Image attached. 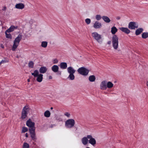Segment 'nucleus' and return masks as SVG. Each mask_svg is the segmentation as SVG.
Instances as JSON below:
<instances>
[{
    "label": "nucleus",
    "mask_w": 148,
    "mask_h": 148,
    "mask_svg": "<svg viewBox=\"0 0 148 148\" xmlns=\"http://www.w3.org/2000/svg\"><path fill=\"white\" fill-rule=\"evenodd\" d=\"M114 86L113 84L111 82H108L107 83V88H112Z\"/></svg>",
    "instance_id": "obj_24"
},
{
    "label": "nucleus",
    "mask_w": 148,
    "mask_h": 148,
    "mask_svg": "<svg viewBox=\"0 0 148 148\" xmlns=\"http://www.w3.org/2000/svg\"><path fill=\"white\" fill-rule=\"evenodd\" d=\"M107 82L104 80L102 81L100 84V89L102 90H106L107 89Z\"/></svg>",
    "instance_id": "obj_11"
},
{
    "label": "nucleus",
    "mask_w": 148,
    "mask_h": 148,
    "mask_svg": "<svg viewBox=\"0 0 148 148\" xmlns=\"http://www.w3.org/2000/svg\"><path fill=\"white\" fill-rule=\"evenodd\" d=\"M142 37L143 39H146L148 38V32H145L142 33Z\"/></svg>",
    "instance_id": "obj_26"
},
{
    "label": "nucleus",
    "mask_w": 148,
    "mask_h": 148,
    "mask_svg": "<svg viewBox=\"0 0 148 148\" xmlns=\"http://www.w3.org/2000/svg\"><path fill=\"white\" fill-rule=\"evenodd\" d=\"M34 63L32 61H30L28 63V66L29 68H33L34 67Z\"/></svg>",
    "instance_id": "obj_32"
},
{
    "label": "nucleus",
    "mask_w": 148,
    "mask_h": 148,
    "mask_svg": "<svg viewBox=\"0 0 148 148\" xmlns=\"http://www.w3.org/2000/svg\"><path fill=\"white\" fill-rule=\"evenodd\" d=\"M26 125L29 127H33L34 126L35 123L34 122H32L30 119H29L27 121Z\"/></svg>",
    "instance_id": "obj_14"
},
{
    "label": "nucleus",
    "mask_w": 148,
    "mask_h": 148,
    "mask_svg": "<svg viewBox=\"0 0 148 148\" xmlns=\"http://www.w3.org/2000/svg\"><path fill=\"white\" fill-rule=\"evenodd\" d=\"M32 75L34 77H37L36 80L38 82H40L42 81L43 75L42 74H39L38 70H35L33 73H32Z\"/></svg>",
    "instance_id": "obj_4"
},
{
    "label": "nucleus",
    "mask_w": 148,
    "mask_h": 148,
    "mask_svg": "<svg viewBox=\"0 0 148 148\" xmlns=\"http://www.w3.org/2000/svg\"><path fill=\"white\" fill-rule=\"evenodd\" d=\"M6 37L9 39H11L12 38V36L10 34H8L7 33H5Z\"/></svg>",
    "instance_id": "obj_34"
},
{
    "label": "nucleus",
    "mask_w": 148,
    "mask_h": 148,
    "mask_svg": "<svg viewBox=\"0 0 148 148\" xmlns=\"http://www.w3.org/2000/svg\"><path fill=\"white\" fill-rule=\"evenodd\" d=\"M143 31L142 28H140L137 29L135 31V34L137 36L140 34Z\"/></svg>",
    "instance_id": "obj_21"
},
{
    "label": "nucleus",
    "mask_w": 148,
    "mask_h": 148,
    "mask_svg": "<svg viewBox=\"0 0 148 148\" xmlns=\"http://www.w3.org/2000/svg\"><path fill=\"white\" fill-rule=\"evenodd\" d=\"M51 113L50 111L49 110H46L45 112L44 113V116L47 118L49 117L50 116Z\"/></svg>",
    "instance_id": "obj_25"
},
{
    "label": "nucleus",
    "mask_w": 148,
    "mask_h": 148,
    "mask_svg": "<svg viewBox=\"0 0 148 148\" xmlns=\"http://www.w3.org/2000/svg\"><path fill=\"white\" fill-rule=\"evenodd\" d=\"M119 29L120 30L125 33L128 34L130 32V31L127 28L121 27L119 28Z\"/></svg>",
    "instance_id": "obj_15"
},
{
    "label": "nucleus",
    "mask_w": 148,
    "mask_h": 148,
    "mask_svg": "<svg viewBox=\"0 0 148 148\" xmlns=\"http://www.w3.org/2000/svg\"><path fill=\"white\" fill-rule=\"evenodd\" d=\"M95 18L97 21H99L102 18V17L100 15L97 14L96 15Z\"/></svg>",
    "instance_id": "obj_33"
},
{
    "label": "nucleus",
    "mask_w": 148,
    "mask_h": 148,
    "mask_svg": "<svg viewBox=\"0 0 148 148\" xmlns=\"http://www.w3.org/2000/svg\"><path fill=\"white\" fill-rule=\"evenodd\" d=\"M49 79H51L52 78V77L51 76H49Z\"/></svg>",
    "instance_id": "obj_43"
},
{
    "label": "nucleus",
    "mask_w": 148,
    "mask_h": 148,
    "mask_svg": "<svg viewBox=\"0 0 148 148\" xmlns=\"http://www.w3.org/2000/svg\"><path fill=\"white\" fill-rule=\"evenodd\" d=\"M15 8L19 9H22L24 8V5L21 3L16 4L15 6Z\"/></svg>",
    "instance_id": "obj_16"
},
{
    "label": "nucleus",
    "mask_w": 148,
    "mask_h": 148,
    "mask_svg": "<svg viewBox=\"0 0 148 148\" xmlns=\"http://www.w3.org/2000/svg\"><path fill=\"white\" fill-rule=\"evenodd\" d=\"M58 62V60L56 58L53 59L52 60V62L54 64H57Z\"/></svg>",
    "instance_id": "obj_37"
},
{
    "label": "nucleus",
    "mask_w": 148,
    "mask_h": 148,
    "mask_svg": "<svg viewBox=\"0 0 148 148\" xmlns=\"http://www.w3.org/2000/svg\"><path fill=\"white\" fill-rule=\"evenodd\" d=\"M6 7H4V8L2 9V10L3 11L5 10H6Z\"/></svg>",
    "instance_id": "obj_42"
},
{
    "label": "nucleus",
    "mask_w": 148,
    "mask_h": 148,
    "mask_svg": "<svg viewBox=\"0 0 148 148\" xmlns=\"http://www.w3.org/2000/svg\"><path fill=\"white\" fill-rule=\"evenodd\" d=\"M31 137L33 140H36L35 133H30Z\"/></svg>",
    "instance_id": "obj_28"
},
{
    "label": "nucleus",
    "mask_w": 148,
    "mask_h": 148,
    "mask_svg": "<svg viewBox=\"0 0 148 148\" xmlns=\"http://www.w3.org/2000/svg\"><path fill=\"white\" fill-rule=\"evenodd\" d=\"M6 62V61L5 60H2L1 62H0V63H5Z\"/></svg>",
    "instance_id": "obj_40"
},
{
    "label": "nucleus",
    "mask_w": 148,
    "mask_h": 148,
    "mask_svg": "<svg viewBox=\"0 0 148 148\" xmlns=\"http://www.w3.org/2000/svg\"><path fill=\"white\" fill-rule=\"evenodd\" d=\"M1 65V63H0V66Z\"/></svg>",
    "instance_id": "obj_52"
},
{
    "label": "nucleus",
    "mask_w": 148,
    "mask_h": 148,
    "mask_svg": "<svg viewBox=\"0 0 148 148\" xmlns=\"http://www.w3.org/2000/svg\"><path fill=\"white\" fill-rule=\"evenodd\" d=\"M117 31V29L114 26L111 28V32L112 34L115 35Z\"/></svg>",
    "instance_id": "obj_22"
},
{
    "label": "nucleus",
    "mask_w": 148,
    "mask_h": 148,
    "mask_svg": "<svg viewBox=\"0 0 148 148\" xmlns=\"http://www.w3.org/2000/svg\"><path fill=\"white\" fill-rule=\"evenodd\" d=\"M12 32V31L9 28L7 29L5 32V33H10Z\"/></svg>",
    "instance_id": "obj_39"
},
{
    "label": "nucleus",
    "mask_w": 148,
    "mask_h": 148,
    "mask_svg": "<svg viewBox=\"0 0 148 148\" xmlns=\"http://www.w3.org/2000/svg\"><path fill=\"white\" fill-rule=\"evenodd\" d=\"M88 138L89 139V143L93 146H94L96 144V141L95 139L93 138L91 135H88Z\"/></svg>",
    "instance_id": "obj_10"
},
{
    "label": "nucleus",
    "mask_w": 148,
    "mask_h": 148,
    "mask_svg": "<svg viewBox=\"0 0 148 148\" xmlns=\"http://www.w3.org/2000/svg\"><path fill=\"white\" fill-rule=\"evenodd\" d=\"M30 133H35V127H29V129Z\"/></svg>",
    "instance_id": "obj_29"
},
{
    "label": "nucleus",
    "mask_w": 148,
    "mask_h": 148,
    "mask_svg": "<svg viewBox=\"0 0 148 148\" xmlns=\"http://www.w3.org/2000/svg\"><path fill=\"white\" fill-rule=\"evenodd\" d=\"M75 123V121L74 119H69L65 121V126L67 128L71 129L74 126Z\"/></svg>",
    "instance_id": "obj_6"
},
{
    "label": "nucleus",
    "mask_w": 148,
    "mask_h": 148,
    "mask_svg": "<svg viewBox=\"0 0 148 148\" xmlns=\"http://www.w3.org/2000/svg\"><path fill=\"white\" fill-rule=\"evenodd\" d=\"M53 109V108L51 107V109L52 110Z\"/></svg>",
    "instance_id": "obj_49"
},
{
    "label": "nucleus",
    "mask_w": 148,
    "mask_h": 148,
    "mask_svg": "<svg viewBox=\"0 0 148 148\" xmlns=\"http://www.w3.org/2000/svg\"><path fill=\"white\" fill-rule=\"evenodd\" d=\"M22 35L20 34L15 38L13 44L12 48V50L13 51H15L19 45L20 42L22 39Z\"/></svg>",
    "instance_id": "obj_1"
},
{
    "label": "nucleus",
    "mask_w": 148,
    "mask_h": 148,
    "mask_svg": "<svg viewBox=\"0 0 148 148\" xmlns=\"http://www.w3.org/2000/svg\"><path fill=\"white\" fill-rule=\"evenodd\" d=\"M64 115L68 118H69L70 116V114L68 112H66L64 113Z\"/></svg>",
    "instance_id": "obj_38"
},
{
    "label": "nucleus",
    "mask_w": 148,
    "mask_h": 148,
    "mask_svg": "<svg viewBox=\"0 0 148 148\" xmlns=\"http://www.w3.org/2000/svg\"><path fill=\"white\" fill-rule=\"evenodd\" d=\"M1 47H2V48H3L4 47L2 45Z\"/></svg>",
    "instance_id": "obj_48"
},
{
    "label": "nucleus",
    "mask_w": 148,
    "mask_h": 148,
    "mask_svg": "<svg viewBox=\"0 0 148 148\" xmlns=\"http://www.w3.org/2000/svg\"><path fill=\"white\" fill-rule=\"evenodd\" d=\"M88 79L90 82H93L95 81L96 78L94 75H91L89 77Z\"/></svg>",
    "instance_id": "obj_23"
},
{
    "label": "nucleus",
    "mask_w": 148,
    "mask_h": 148,
    "mask_svg": "<svg viewBox=\"0 0 148 148\" xmlns=\"http://www.w3.org/2000/svg\"><path fill=\"white\" fill-rule=\"evenodd\" d=\"M55 126V125H51L50 126V127H51V128H52V127H54Z\"/></svg>",
    "instance_id": "obj_41"
},
{
    "label": "nucleus",
    "mask_w": 148,
    "mask_h": 148,
    "mask_svg": "<svg viewBox=\"0 0 148 148\" xmlns=\"http://www.w3.org/2000/svg\"><path fill=\"white\" fill-rule=\"evenodd\" d=\"M92 36L98 42L101 43L102 42L103 39L102 38L101 36L96 32L92 33Z\"/></svg>",
    "instance_id": "obj_5"
},
{
    "label": "nucleus",
    "mask_w": 148,
    "mask_h": 148,
    "mask_svg": "<svg viewBox=\"0 0 148 148\" xmlns=\"http://www.w3.org/2000/svg\"><path fill=\"white\" fill-rule=\"evenodd\" d=\"M29 108L28 106H26L24 107L23 109L22 112V119H24L26 117L27 114V112L29 111Z\"/></svg>",
    "instance_id": "obj_8"
},
{
    "label": "nucleus",
    "mask_w": 148,
    "mask_h": 148,
    "mask_svg": "<svg viewBox=\"0 0 148 148\" xmlns=\"http://www.w3.org/2000/svg\"><path fill=\"white\" fill-rule=\"evenodd\" d=\"M47 70V68L45 66H42L40 68L39 71L41 73H45Z\"/></svg>",
    "instance_id": "obj_17"
},
{
    "label": "nucleus",
    "mask_w": 148,
    "mask_h": 148,
    "mask_svg": "<svg viewBox=\"0 0 148 148\" xmlns=\"http://www.w3.org/2000/svg\"><path fill=\"white\" fill-rule=\"evenodd\" d=\"M47 41H42L41 42V46L43 48H45L47 46Z\"/></svg>",
    "instance_id": "obj_27"
},
{
    "label": "nucleus",
    "mask_w": 148,
    "mask_h": 148,
    "mask_svg": "<svg viewBox=\"0 0 148 148\" xmlns=\"http://www.w3.org/2000/svg\"><path fill=\"white\" fill-rule=\"evenodd\" d=\"M120 18L119 17H117V19H120Z\"/></svg>",
    "instance_id": "obj_47"
},
{
    "label": "nucleus",
    "mask_w": 148,
    "mask_h": 148,
    "mask_svg": "<svg viewBox=\"0 0 148 148\" xmlns=\"http://www.w3.org/2000/svg\"><path fill=\"white\" fill-rule=\"evenodd\" d=\"M102 18L104 21L106 23H109L110 21V20L107 16H103Z\"/></svg>",
    "instance_id": "obj_19"
},
{
    "label": "nucleus",
    "mask_w": 148,
    "mask_h": 148,
    "mask_svg": "<svg viewBox=\"0 0 148 148\" xmlns=\"http://www.w3.org/2000/svg\"><path fill=\"white\" fill-rule=\"evenodd\" d=\"M29 79H28V82H29Z\"/></svg>",
    "instance_id": "obj_51"
},
{
    "label": "nucleus",
    "mask_w": 148,
    "mask_h": 148,
    "mask_svg": "<svg viewBox=\"0 0 148 148\" xmlns=\"http://www.w3.org/2000/svg\"><path fill=\"white\" fill-rule=\"evenodd\" d=\"M146 85H147V87L148 88V81H147V83H146Z\"/></svg>",
    "instance_id": "obj_46"
},
{
    "label": "nucleus",
    "mask_w": 148,
    "mask_h": 148,
    "mask_svg": "<svg viewBox=\"0 0 148 148\" xmlns=\"http://www.w3.org/2000/svg\"><path fill=\"white\" fill-rule=\"evenodd\" d=\"M77 71L79 74L85 76H87L89 71L88 69L83 67L79 68Z\"/></svg>",
    "instance_id": "obj_7"
},
{
    "label": "nucleus",
    "mask_w": 148,
    "mask_h": 148,
    "mask_svg": "<svg viewBox=\"0 0 148 148\" xmlns=\"http://www.w3.org/2000/svg\"><path fill=\"white\" fill-rule=\"evenodd\" d=\"M86 148H90L89 147H86Z\"/></svg>",
    "instance_id": "obj_50"
},
{
    "label": "nucleus",
    "mask_w": 148,
    "mask_h": 148,
    "mask_svg": "<svg viewBox=\"0 0 148 148\" xmlns=\"http://www.w3.org/2000/svg\"><path fill=\"white\" fill-rule=\"evenodd\" d=\"M67 66V64L65 62H61L60 64V67L61 69H66Z\"/></svg>",
    "instance_id": "obj_18"
},
{
    "label": "nucleus",
    "mask_w": 148,
    "mask_h": 148,
    "mask_svg": "<svg viewBox=\"0 0 148 148\" xmlns=\"http://www.w3.org/2000/svg\"><path fill=\"white\" fill-rule=\"evenodd\" d=\"M119 38L117 35H113L112 38V46L114 49H117L119 47Z\"/></svg>",
    "instance_id": "obj_3"
},
{
    "label": "nucleus",
    "mask_w": 148,
    "mask_h": 148,
    "mask_svg": "<svg viewBox=\"0 0 148 148\" xmlns=\"http://www.w3.org/2000/svg\"><path fill=\"white\" fill-rule=\"evenodd\" d=\"M111 42L110 41H109L108 42V44H111Z\"/></svg>",
    "instance_id": "obj_45"
},
{
    "label": "nucleus",
    "mask_w": 148,
    "mask_h": 148,
    "mask_svg": "<svg viewBox=\"0 0 148 148\" xmlns=\"http://www.w3.org/2000/svg\"><path fill=\"white\" fill-rule=\"evenodd\" d=\"M88 135L86 137H84L82 138L81 141L82 143L84 145H86L88 142Z\"/></svg>",
    "instance_id": "obj_13"
},
{
    "label": "nucleus",
    "mask_w": 148,
    "mask_h": 148,
    "mask_svg": "<svg viewBox=\"0 0 148 148\" xmlns=\"http://www.w3.org/2000/svg\"><path fill=\"white\" fill-rule=\"evenodd\" d=\"M51 70L54 72H57L58 71L59 67L57 65H54L51 67Z\"/></svg>",
    "instance_id": "obj_20"
},
{
    "label": "nucleus",
    "mask_w": 148,
    "mask_h": 148,
    "mask_svg": "<svg viewBox=\"0 0 148 148\" xmlns=\"http://www.w3.org/2000/svg\"><path fill=\"white\" fill-rule=\"evenodd\" d=\"M138 27V25L137 23L134 22H130L128 24V28L132 29H135Z\"/></svg>",
    "instance_id": "obj_9"
},
{
    "label": "nucleus",
    "mask_w": 148,
    "mask_h": 148,
    "mask_svg": "<svg viewBox=\"0 0 148 148\" xmlns=\"http://www.w3.org/2000/svg\"><path fill=\"white\" fill-rule=\"evenodd\" d=\"M28 131L27 128L25 127H23L22 129V132L25 133Z\"/></svg>",
    "instance_id": "obj_36"
},
{
    "label": "nucleus",
    "mask_w": 148,
    "mask_h": 148,
    "mask_svg": "<svg viewBox=\"0 0 148 148\" xmlns=\"http://www.w3.org/2000/svg\"><path fill=\"white\" fill-rule=\"evenodd\" d=\"M25 136H26V137L27 138L28 137V134L27 133H26L25 134Z\"/></svg>",
    "instance_id": "obj_44"
},
{
    "label": "nucleus",
    "mask_w": 148,
    "mask_h": 148,
    "mask_svg": "<svg viewBox=\"0 0 148 148\" xmlns=\"http://www.w3.org/2000/svg\"><path fill=\"white\" fill-rule=\"evenodd\" d=\"M29 145L27 143L25 142L23 143L22 148H29Z\"/></svg>",
    "instance_id": "obj_30"
},
{
    "label": "nucleus",
    "mask_w": 148,
    "mask_h": 148,
    "mask_svg": "<svg viewBox=\"0 0 148 148\" xmlns=\"http://www.w3.org/2000/svg\"><path fill=\"white\" fill-rule=\"evenodd\" d=\"M93 27L96 29H100L102 27V24L101 23L96 21L94 23Z\"/></svg>",
    "instance_id": "obj_12"
},
{
    "label": "nucleus",
    "mask_w": 148,
    "mask_h": 148,
    "mask_svg": "<svg viewBox=\"0 0 148 148\" xmlns=\"http://www.w3.org/2000/svg\"><path fill=\"white\" fill-rule=\"evenodd\" d=\"M12 31V32L15 29H16L17 28V26H15L13 25H12L9 28Z\"/></svg>",
    "instance_id": "obj_31"
},
{
    "label": "nucleus",
    "mask_w": 148,
    "mask_h": 148,
    "mask_svg": "<svg viewBox=\"0 0 148 148\" xmlns=\"http://www.w3.org/2000/svg\"><path fill=\"white\" fill-rule=\"evenodd\" d=\"M67 71L68 73L69 74L68 78L71 80L74 79L75 77L74 74L75 72V70L72 67L70 66L67 68Z\"/></svg>",
    "instance_id": "obj_2"
},
{
    "label": "nucleus",
    "mask_w": 148,
    "mask_h": 148,
    "mask_svg": "<svg viewBox=\"0 0 148 148\" xmlns=\"http://www.w3.org/2000/svg\"><path fill=\"white\" fill-rule=\"evenodd\" d=\"M85 22L87 25H89L91 22V20L90 19L87 18L85 19Z\"/></svg>",
    "instance_id": "obj_35"
}]
</instances>
